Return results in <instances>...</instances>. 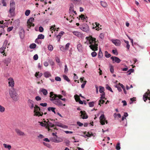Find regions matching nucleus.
<instances>
[{"mask_svg":"<svg viewBox=\"0 0 150 150\" xmlns=\"http://www.w3.org/2000/svg\"><path fill=\"white\" fill-rule=\"evenodd\" d=\"M50 100L54 104L60 107L62 105L65 106V104H63L60 100L62 98L63 96L61 95H57L54 94L53 92H51L50 93Z\"/></svg>","mask_w":150,"mask_h":150,"instance_id":"1","label":"nucleus"},{"mask_svg":"<svg viewBox=\"0 0 150 150\" xmlns=\"http://www.w3.org/2000/svg\"><path fill=\"white\" fill-rule=\"evenodd\" d=\"M86 39L88 41L89 43L91 44L89 46L91 49L94 51L98 50V45L96 41V38L90 35L88 37H86Z\"/></svg>","mask_w":150,"mask_h":150,"instance_id":"2","label":"nucleus"},{"mask_svg":"<svg viewBox=\"0 0 150 150\" xmlns=\"http://www.w3.org/2000/svg\"><path fill=\"white\" fill-rule=\"evenodd\" d=\"M9 93L10 97L13 100L17 101L19 99V96L16 92V90L13 88L10 90Z\"/></svg>","mask_w":150,"mask_h":150,"instance_id":"3","label":"nucleus"},{"mask_svg":"<svg viewBox=\"0 0 150 150\" xmlns=\"http://www.w3.org/2000/svg\"><path fill=\"white\" fill-rule=\"evenodd\" d=\"M34 110L33 112L34 113V116H42L43 114V112H42L41 113L39 111L40 110V108L38 105H35L34 106Z\"/></svg>","mask_w":150,"mask_h":150,"instance_id":"4","label":"nucleus"},{"mask_svg":"<svg viewBox=\"0 0 150 150\" xmlns=\"http://www.w3.org/2000/svg\"><path fill=\"white\" fill-rule=\"evenodd\" d=\"M15 3L13 0L11 1L10 2V9L9 12L11 16H13L14 14L15 10Z\"/></svg>","mask_w":150,"mask_h":150,"instance_id":"5","label":"nucleus"},{"mask_svg":"<svg viewBox=\"0 0 150 150\" xmlns=\"http://www.w3.org/2000/svg\"><path fill=\"white\" fill-rule=\"evenodd\" d=\"M45 123H43L42 122L40 123L42 125H41L43 126H45L46 127H52L55 126L52 123V122L50 121L49 120H47V122L45 121L44 122Z\"/></svg>","mask_w":150,"mask_h":150,"instance_id":"6","label":"nucleus"},{"mask_svg":"<svg viewBox=\"0 0 150 150\" xmlns=\"http://www.w3.org/2000/svg\"><path fill=\"white\" fill-rule=\"evenodd\" d=\"M34 18H29L27 21L28 27V28H30L31 27H33L34 26V24L33 23L34 21Z\"/></svg>","mask_w":150,"mask_h":150,"instance_id":"7","label":"nucleus"},{"mask_svg":"<svg viewBox=\"0 0 150 150\" xmlns=\"http://www.w3.org/2000/svg\"><path fill=\"white\" fill-rule=\"evenodd\" d=\"M80 28L83 31L85 32H88L89 29L88 26L86 24H83L82 25H81Z\"/></svg>","mask_w":150,"mask_h":150,"instance_id":"8","label":"nucleus"},{"mask_svg":"<svg viewBox=\"0 0 150 150\" xmlns=\"http://www.w3.org/2000/svg\"><path fill=\"white\" fill-rule=\"evenodd\" d=\"M99 119L101 124L102 125L105 124V122H106V124L108 123L107 121L105 120V118L104 115H102L100 117Z\"/></svg>","mask_w":150,"mask_h":150,"instance_id":"9","label":"nucleus"},{"mask_svg":"<svg viewBox=\"0 0 150 150\" xmlns=\"http://www.w3.org/2000/svg\"><path fill=\"white\" fill-rule=\"evenodd\" d=\"M8 86L13 88L14 85V82L12 78L10 77L8 79Z\"/></svg>","mask_w":150,"mask_h":150,"instance_id":"10","label":"nucleus"},{"mask_svg":"<svg viewBox=\"0 0 150 150\" xmlns=\"http://www.w3.org/2000/svg\"><path fill=\"white\" fill-rule=\"evenodd\" d=\"M110 59L113 61V63L116 62L117 63H119L121 61V60L119 58L115 56L112 57H110Z\"/></svg>","mask_w":150,"mask_h":150,"instance_id":"11","label":"nucleus"},{"mask_svg":"<svg viewBox=\"0 0 150 150\" xmlns=\"http://www.w3.org/2000/svg\"><path fill=\"white\" fill-rule=\"evenodd\" d=\"M28 106L30 109H33L34 107V102L31 100L29 99L28 100Z\"/></svg>","mask_w":150,"mask_h":150,"instance_id":"12","label":"nucleus"},{"mask_svg":"<svg viewBox=\"0 0 150 150\" xmlns=\"http://www.w3.org/2000/svg\"><path fill=\"white\" fill-rule=\"evenodd\" d=\"M149 92L146 93L143 96V99L145 102H146V100L148 98L149 100H150V94H149Z\"/></svg>","mask_w":150,"mask_h":150,"instance_id":"13","label":"nucleus"},{"mask_svg":"<svg viewBox=\"0 0 150 150\" xmlns=\"http://www.w3.org/2000/svg\"><path fill=\"white\" fill-rule=\"evenodd\" d=\"M112 42L117 46H119L121 44L120 41L117 39L112 40Z\"/></svg>","mask_w":150,"mask_h":150,"instance_id":"14","label":"nucleus"},{"mask_svg":"<svg viewBox=\"0 0 150 150\" xmlns=\"http://www.w3.org/2000/svg\"><path fill=\"white\" fill-rule=\"evenodd\" d=\"M15 131L18 135L23 136L25 135L24 133L18 129H16Z\"/></svg>","mask_w":150,"mask_h":150,"instance_id":"15","label":"nucleus"},{"mask_svg":"<svg viewBox=\"0 0 150 150\" xmlns=\"http://www.w3.org/2000/svg\"><path fill=\"white\" fill-rule=\"evenodd\" d=\"M80 113L81 114V115L83 119H87L88 118V116L84 111H81Z\"/></svg>","mask_w":150,"mask_h":150,"instance_id":"16","label":"nucleus"},{"mask_svg":"<svg viewBox=\"0 0 150 150\" xmlns=\"http://www.w3.org/2000/svg\"><path fill=\"white\" fill-rule=\"evenodd\" d=\"M19 34L20 38L21 39L23 38L24 36L25 31L23 28H21V31L19 32Z\"/></svg>","mask_w":150,"mask_h":150,"instance_id":"17","label":"nucleus"},{"mask_svg":"<svg viewBox=\"0 0 150 150\" xmlns=\"http://www.w3.org/2000/svg\"><path fill=\"white\" fill-rule=\"evenodd\" d=\"M72 33L74 35L78 37H80L82 36V34L81 33L78 31H74Z\"/></svg>","mask_w":150,"mask_h":150,"instance_id":"18","label":"nucleus"},{"mask_svg":"<svg viewBox=\"0 0 150 150\" xmlns=\"http://www.w3.org/2000/svg\"><path fill=\"white\" fill-rule=\"evenodd\" d=\"M45 78H48L51 76L50 73L48 71H46L43 74Z\"/></svg>","mask_w":150,"mask_h":150,"instance_id":"19","label":"nucleus"},{"mask_svg":"<svg viewBox=\"0 0 150 150\" xmlns=\"http://www.w3.org/2000/svg\"><path fill=\"white\" fill-rule=\"evenodd\" d=\"M77 48L79 52H81L82 49V45L80 43L78 44L77 45Z\"/></svg>","mask_w":150,"mask_h":150,"instance_id":"20","label":"nucleus"},{"mask_svg":"<svg viewBox=\"0 0 150 150\" xmlns=\"http://www.w3.org/2000/svg\"><path fill=\"white\" fill-rule=\"evenodd\" d=\"M43 75L42 73H40L39 72H36L35 74V76L38 78H40Z\"/></svg>","mask_w":150,"mask_h":150,"instance_id":"21","label":"nucleus"},{"mask_svg":"<svg viewBox=\"0 0 150 150\" xmlns=\"http://www.w3.org/2000/svg\"><path fill=\"white\" fill-rule=\"evenodd\" d=\"M3 146L6 148H7L8 150H10L11 149V147L10 145H7L6 144H4Z\"/></svg>","mask_w":150,"mask_h":150,"instance_id":"22","label":"nucleus"},{"mask_svg":"<svg viewBox=\"0 0 150 150\" xmlns=\"http://www.w3.org/2000/svg\"><path fill=\"white\" fill-rule=\"evenodd\" d=\"M41 91L44 96H46L47 94V91L46 89L42 88V89Z\"/></svg>","mask_w":150,"mask_h":150,"instance_id":"23","label":"nucleus"},{"mask_svg":"<svg viewBox=\"0 0 150 150\" xmlns=\"http://www.w3.org/2000/svg\"><path fill=\"white\" fill-rule=\"evenodd\" d=\"M55 108L54 107H50L48 108V110L49 111H52V112H54V114L56 113L55 110Z\"/></svg>","mask_w":150,"mask_h":150,"instance_id":"24","label":"nucleus"},{"mask_svg":"<svg viewBox=\"0 0 150 150\" xmlns=\"http://www.w3.org/2000/svg\"><path fill=\"white\" fill-rule=\"evenodd\" d=\"M57 126L64 128H68L67 126L63 125L61 123H60L59 125H57Z\"/></svg>","mask_w":150,"mask_h":150,"instance_id":"25","label":"nucleus"},{"mask_svg":"<svg viewBox=\"0 0 150 150\" xmlns=\"http://www.w3.org/2000/svg\"><path fill=\"white\" fill-rule=\"evenodd\" d=\"M80 18H81V19L83 21H85L86 20V18H87V17H85L84 15L81 14V15L79 16Z\"/></svg>","mask_w":150,"mask_h":150,"instance_id":"26","label":"nucleus"},{"mask_svg":"<svg viewBox=\"0 0 150 150\" xmlns=\"http://www.w3.org/2000/svg\"><path fill=\"white\" fill-rule=\"evenodd\" d=\"M103 57V54L101 51V49H99V51L98 54V57L99 58H101Z\"/></svg>","mask_w":150,"mask_h":150,"instance_id":"27","label":"nucleus"},{"mask_svg":"<svg viewBox=\"0 0 150 150\" xmlns=\"http://www.w3.org/2000/svg\"><path fill=\"white\" fill-rule=\"evenodd\" d=\"M100 3L101 6L104 7H105L107 6V3L105 2L101 1H100Z\"/></svg>","mask_w":150,"mask_h":150,"instance_id":"28","label":"nucleus"},{"mask_svg":"<svg viewBox=\"0 0 150 150\" xmlns=\"http://www.w3.org/2000/svg\"><path fill=\"white\" fill-rule=\"evenodd\" d=\"M5 108L0 105V112L3 113L5 111Z\"/></svg>","mask_w":150,"mask_h":150,"instance_id":"29","label":"nucleus"},{"mask_svg":"<svg viewBox=\"0 0 150 150\" xmlns=\"http://www.w3.org/2000/svg\"><path fill=\"white\" fill-rule=\"evenodd\" d=\"M99 88V92L100 93H105L104 92L105 90L104 87H102L101 86H100Z\"/></svg>","mask_w":150,"mask_h":150,"instance_id":"30","label":"nucleus"},{"mask_svg":"<svg viewBox=\"0 0 150 150\" xmlns=\"http://www.w3.org/2000/svg\"><path fill=\"white\" fill-rule=\"evenodd\" d=\"M95 24L96 25V26H95V27H93V28L94 29L95 28H96V30H99L98 28H99V26L100 25L99 23L97 22H96L95 23Z\"/></svg>","mask_w":150,"mask_h":150,"instance_id":"31","label":"nucleus"},{"mask_svg":"<svg viewBox=\"0 0 150 150\" xmlns=\"http://www.w3.org/2000/svg\"><path fill=\"white\" fill-rule=\"evenodd\" d=\"M36 47V45L35 43H32L30 45L29 47L31 49H34Z\"/></svg>","mask_w":150,"mask_h":150,"instance_id":"32","label":"nucleus"},{"mask_svg":"<svg viewBox=\"0 0 150 150\" xmlns=\"http://www.w3.org/2000/svg\"><path fill=\"white\" fill-rule=\"evenodd\" d=\"M63 77L64 79L67 81L69 82L70 81L69 79L68 78V77L65 75H63Z\"/></svg>","mask_w":150,"mask_h":150,"instance_id":"33","label":"nucleus"},{"mask_svg":"<svg viewBox=\"0 0 150 150\" xmlns=\"http://www.w3.org/2000/svg\"><path fill=\"white\" fill-rule=\"evenodd\" d=\"M6 48L5 47L2 46L0 48V53H4V50Z\"/></svg>","mask_w":150,"mask_h":150,"instance_id":"34","label":"nucleus"},{"mask_svg":"<svg viewBox=\"0 0 150 150\" xmlns=\"http://www.w3.org/2000/svg\"><path fill=\"white\" fill-rule=\"evenodd\" d=\"M45 36L44 35L40 34L38 35V39H43L44 38Z\"/></svg>","mask_w":150,"mask_h":150,"instance_id":"35","label":"nucleus"},{"mask_svg":"<svg viewBox=\"0 0 150 150\" xmlns=\"http://www.w3.org/2000/svg\"><path fill=\"white\" fill-rule=\"evenodd\" d=\"M52 141L56 143H59L60 142H62V139H61V140H57L55 138H54L53 139H52Z\"/></svg>","mask_w":150,"mask_h":150,"instance_id":"36","label":"nucleus"},{"mask_svg":"<svg viewBox=\"0 0 150 150\" xmlns=\"http://www.w3.org/2000/svg\"><path fill=\"white\" fill-rule=\"evenodd\" d=\"M106 88L108 90L112 92H113V91H112V88L110 87L108 84L106 85Z\"/></svg>","mask_w":150,"mask_h":150,"instance_id":"37","label":"nucleus"},{"mask_svg":"<svg viewBox=\"0 0 150 150\" xmlns=\"http://www.w3.org/2000/svg\"><path fill=\"white\" fill-rule=\"evenodd\" d=\"M116 149L117 150H119L120 149V144L119 142L117 143L116 146Z\"/></svg>","mask_w":150,"mask_h":150,"instance_id":"38","label":"nucleus"},{"mask_svg":"<svg viewBox=\"0 0 150 150\" xmlns=\"http://www.w3.org/2000/svg\"><path fill=\"white\" fill-rule=\"evenodd\" d=\"M105 57L107 58H109L110 57L111 55L108 53L107 51H105Z\"/></svg>","mask_w":150,"mask_h":150,"instance_id":"39","label":"nucleus"},{"mask_svg":"<svg viewBox=\"0 0 150 150\" xmlns=\"http://www.w3.org/2000/svg\"><path fill=\"white\" fill-rule=\"evenodd\" d=\"M94 102L93 101L89 102L88 103L89 106L90 107H93L94 106Z\"/></svg>","mask_w":150,"mask_h":150,"instance_id":"40","label":"nucleus"},{"mask_svg":"<svg viewBox=\"0 0 150 150\" xmlns=\"http://www.w3.org/2000/svg\"><path fill=\"white\" fill-rule=\"evenodd\" d=\"M74 6L73 4H71V5L70 7L69 8V11H74Z\"/></svg>","mask_w":150,"mask_h":150,"instance_id":"41","label":"nucleus"},{"mask_svg":"<svg viewBox=\"0 0 150 150\" xmlns=\"http://www.w3.org/2000/svg\"><path fill=\"white\" fill-rule=\"evenodd\" d=\"M30 13V11L29 10H27L25 12V15L26 16H28Z\"/></svg>","mask_w":150,"mask_h":150,"instance_id":"42","label":"nucleus"},{"mask_svg":"<svg viewBox=\"0 0 150 150\" xmlns=\"http://www.w3.org/2000/svg\"><path fill=\"white\" fill-rule=\"evenodd\" d=\"M101 97L100 98L101 99H103L105 98V93H102V94L100 95Z\"/></svg>","mask_w":150,"mask_h":150,"instance_id":"43","label":"nucleus"},{"mask_svg":"<svg viewBox=\"0 0 150 150\" xmlns=\"http://www.w3.org/2000/svg\"><path fill=\"white\" fill-rule=\"evenodd\" d=\"M110 70L112 74L114 73V68L112 66H110Z\"/></svg>","mask_w":150,"mask_h":150,"instance_id":"44","label":"nucleus"},{"mask_svg":"<svg viewBox=\"0 0 150 150\" xmlns=\"http://www.w3.org/2000/svg\"><path fill=\"white\" fill-rule=\"evenodd\" d=\"M99 102L98 105H100V104H103L105 102V101L103 100V99H100L99 101Z\"/></svg>","mask_w":150,"mask_h":150,"instance_id":"45","label":"nucleus"},{"mask_svg":"<svg viewBox=\"0 0 150 150\" xmlns=\"http://www.w3.org/2000/svg\"><path fill=\"white\" fill-rule=\"evenodd\" d=\"M48 49L50 51L52 50L53 49V47L52 45H49L48 46Z\"/></svg>","mask_w":150,"mask_h":150,"instance_id":"46","label":"nucleus"},{"mask_svg":"<svg viewBox=\"0 0 150 150\" xmlns=\"http://www.w3.org/2000/svg\"><path fill=\"white\" fill-rule=\"evenodd\" d=\"M134 69H130L129 70L127 71V73L129 72V73H128V75H130L131 74V73L133 72L134 71Z\"/></svg>","mask_w":150,"mask_h":150,"instance_id":"47","label":"nucleus"},{"mask_svg":"<svg viewBox=\"0 0 150 150\" xmlns=\"http://www.w3.org/2000/svg\"><path fill=\"white\" fill-rule=\"evenodd\" d=\"M55 25H54L53 26H52L50 28V31H52V30H53L54 31H55V29L56 28H55Z\"/></svg>","mask_w":150,"mask_h":150,"instance_id":"48","label":"nucleus"},{"mask_svg":"<svg viewBox=\"0 0 150 150\" xmlns=\"http://www.w3.org/2000/svg\"><path fill=\"white\" fill-rule=\"evenodd\" d=\"M60 50L62 51H64L66 50V49H65V48L62 45L60 46Z\"/></svg>","mask_w":150,"mask_h":150,"instance_id":"49","label":"nucleus"},{"mask_svg":"<svg viewBox=\"0 0 150 150\" xmlns=\"http://www.w3.org/2000/svg\"><path fill=\"white\" fill-rule=\"evenodd\" d=\"M112 52L115 54L117 55L118 54V53L116 50H112Z\"/></svg>","mask_w":150,"mask_h":150,"instance_id":"50","label":"nucleus"},{"mask_svg":"<svg viewBox=\"0 0 150 150\" xmlns=\"http://www.w3.org/2000/svg\"><path fill=\"white\" fill-rule=\"evenodd\" d=\"M91 55L92 57H94L96 56L97 53L95 52H93L91 53Z\"/></svg>","mask_w":150,"mask_h":150,"instance_id":"51","label":"nucleus"},{"mask_svg":"<svg viewBox=\"0 0 150 150\" xmlns=\"http://www.w3.org/2000/svg\"><path fill=\"white\" fill-rule=\"evenodd\" d=\"M38 57L37 54H35L34 55L33 57V59L35 60H37L38 59Z\"/></svg>","mask_w":150,"mask_h":150,"instance_id":"52","label":"nucleus"},{"mask_svg":"<svg viewBox=\"0 0 150 150\" xmlns=\"http://www.w3.org/2000/svg\"><path fill=\"white\" fill-rule=\"evenodd\" d=\"M70 45V44L69 43H67V44H66L65 47V49H66V50H68Z\"/></svg>","mask_w":150,"mask_h":150,"instance_id":"53","label":"nucleus"},{"mask_svg":"<svg viewBox=\"0 0 150 150\" xmlns=\"http://www.w3.org/2000/svg\"><path fill=\"white\" fill-rule=\"evenodd\" d=\"M115 87H116L117 88V89L120 92L122 91V90L121 87L119 86L116 85L115 86Z\"/></svg>","mask_w":150,"mask_h":150,"instance_id":"54","label":"nucleus"},{"mask_svg":"<svg viewBox=\"0 0 150 150\" xmlns=\"http://www.w3.org/2000/svg\"><path fill=\"white\" fill-rule=\"evenodd\" d=\"M7 42H8V41L7 40H5L4 42V44H3V47H6V45L7 44Z\"/></svg>","mask_w":150,"mask_h":150,"instance_id":"55","label":"nucleus"},{"mask_svg":"<svg viewBox=\"0 0 150 150\" xmlns=\"http://www.w3.org/2000/svg\"><path fill=\"white\" fill-rule=\"evenodd\" d=\"M55 79L57 81H61V78L59 76H57L55 77Z\"/></svg>","mask_w":150,"mask_h":150,"instance_id":"56","label":"nucleus"},{"mask_svg":"<svg viewBox=\"0 0 150 150\" xmlns=\"http://www.w3.org/2000/svg\"><path fill=\"white\" fill-rule=\"evenodd\" d=\"M64 67L65 68L64 72L65 73H67L68 71V69L67 64L65 65Z\"/></svg>","mask_w":150,"mask_h":150,"instance_id":"57","label":"nucleus"},{"mask_svg":"<svg viewBox=\"0 0 150 150\" xmlns=\"http://www.w3.org/2000/svg\"><path fill=\"white\" fill-rule=\"evenodd\" d=\"M35 99L37 101H40L41 100V98L39 96H36L35 97Z\"/></svg>","mask_w":150,"mask_h":150,"instance_id":"58","label":"nucleus"},{"mask_svg":"<svg viewBox=\"0 0 150 150\" xmlns=\"http://www.w3.org/2000/svg\"><path fill=\"white\" fill-rule=\"evenodd\" d=\"M86 82H87L86 81H85L83 82V83L82 84H81V87L82 88H84L85 86V85L86 83Z\"/></svg>","mask_w":150,"mask_h":150,"instance_id":"59","label":"nucleus"},{"mask_svg":"<svg viewBox=\"0 0 150 150\" xmlns=\"http://www.w3.org/2000/svg\"><path fill=\"white\" fill-rule=\"evenodd\" d=\"M44 30L42 26H40L39 28V31L40 32H42Z\"/></svg>","mask_w":150,"mask_h":150,"instance_id":"60","label":"nucleus"},{"mask_svg":"<svg viewBox=\"0 0 150 150\" xmlns=\"http://www.w3.org/2000/svg\"><path fill=\"white\" fill-rule=\"evenodd\" d=\"M40 105L43 107H46L47 106V103H40Z\"/></svg>","mask_w":150,"mask_h":150,"instance_id":"61","label":"nucleus"},{"mask_svg":"<svg viewBox=\"0 0 150 150\" xmlns=\"http://www.w3.org/2000/svg\"><path fill=\"white\" fill-rule=\"evenodd\" d=\"M13 27L12 26L11 27H8L7 28V31L8 32H10V31H11L13 29Z\"/></svg>","mask_w":150,"mask_h":150,"instance_id":"62","label":"nucleus"},{"mask_svg":"<svg viewBox=\"0 0 150 150\" xmlns=\"http://www.w3.org/2000/svg\"><path fill=\"white\" fill-rule=\"evenodd\" d=\"M77 124L79 126L81 127L83 125V124L80 122H77Z\"/></svg>","mask_w":150,"mask_h":150,"instance_id":"63","label":"nucleus"},{"mask_svg":"<svg viewBox=\"0 0 150 150\" xmlns=\"http://www.w3.org/2000/svg\"><path fill=\"white\" fill-rule=\"evenodd\" d=\"M56 37L57 40L58 42H59L60 40V39L61 37L60 36V35H58Z\"/></svg>","mask_w":150,"mask_h":150,"instance_id":"64","label":"nucleus"}]
</instances>
